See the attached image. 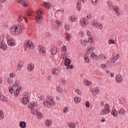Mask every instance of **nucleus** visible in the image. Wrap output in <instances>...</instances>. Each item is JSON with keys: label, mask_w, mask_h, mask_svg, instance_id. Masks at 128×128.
I'll use <instances>...</instances> for the list:
<instances>
[{"label": "nucleus", "mask_w": 128, "mask_h": 128, "mask_svg": "<svg viewBox=\"0 0 128 128\" xmlns=\"http://www.w3.org/2000/svg\"><path fill=\"white\" fill-rule=\"evenodd\" d=\"M10 32L12 36H18L22 34V28L20 25H14L10 28Z\"/></svg>", "instance_id": "nucleus-1"}, {"label": "nucleus", "mask_w": 128, "mask_h": 128, "mask_svg": "<svg viewBox=\"0 0 128 128\" xmlns=\"http://www.w3.org/2000/svg\"><path fill=\"white\" fill-rule=\"evenodd\" d=\"M42 14H44V10L42 8L37 10L36 16L35 17L36 22L37 24H40L42 20Z\"/></svg>", "instance_id": "nucleus-2"}, {"label": "nucleus", "mask_w": 128, "mask_h": 128, "mask_svg": "<svg viewBox=\"0 0 128 128\" xmlns=\"http://www.w3.org/2000/svg\"><path fill=\"white\" fill-rule=\"evenodd\" d=\"M7 40V44L10 46L11 48L12 46H16V39L13 37L10 36V35H7L6 36Z\"/></svg>", "instance_id": "nucleus-3"}, {"label": "nucleus", "mask_w": 128, "mask_h": 128, "mask_svg": "<svg viewBox=\"0 0 128 128\" xmlns=\"http://www.w3.org/2000/svg\"><path fill=\"white\" fill-rule=\"evenodd\" d=\"M28 98H30V94L26 92H24L23 96L21 99V102L22 104H28L30 102Z\"/></svg>", "instance_id": "nucleus-4"}, {"label": "nucleus", "mask_w": 128, "mask_h": 128, "mask_svg": "<svg viewBox=\"0 0 128 128\" xmlns=\"http://www.w3.org/2000/svg\"><path fill=\"white\" fill-rule=\"evenodd\" d=\"M43 103L46 108H52V104H54V98H48L47 100H44Z\"/></svg>", "instance_id": "nucleus-5"}, {"label": "nucleus", "mask_w": 128, "mask_h": 128, "mask_svg": "<svg viewBox=\"0 0 128 128\" xmlns=\"http://www.w3.org/2000/svg\"><path fill=\"white\" fill-rule=\"evenodd\" d=\"M110 106L108 104H105L104 109L102 110L100 112V115L104 116L106 114H110Z\"/></svg>", "instance_id": "nucleus-6"}, {"label": "nucleus", "mask_w": 128, "mask_h": 128, "mask_svg": "<svg viewBox=\"0 0 128 128\" xmlns=\"http://www.w3.org/2000/svg\"><path fill=\"white\" fill-rule=\"evenodd\" d=\"M92 26L96 28H98L99 30H102L104 28V25L100 22H98V21L94 20L92 22Z\"/></svg>", "instance_id": "nucleus-7"}, {"label": "nucleus", "mask_w": 128, "mask_h": 128, "mask_svg": "<svg viewBox=\"0 0 128 128\" xmlns=\"http://www.w3.org/2000/svg\"><path fill=\"white\" fill-rule=\"evenodd\" d=\"M108 8H113L114 10L116 12V14L117 16H120V8H118V7L117 6H113L112 3L110 2H108Z\"/></svg>", "instance_id": "nucleus-8"}, {"label": "nucleus", "mask_w": 128, "mask_h": 128, "mask_svg": "<svg viewBox=\"0 0 128 128\" xmlns=\"http://www.w3.org/2000/svg\"><path fill=\"white\" fill-rule=\"evenodd\" d=\"M24 46L26 48H30V50H32V48H34V43H32V42H30L29 40H26L24 43Z\"/></svg>", "instance_id": "nucleus-9"}, {"label": "nucleus", "mask_w": 128, "mask_h": 128, "mask_svg": "<svg viewBox=\"0 0 128 128\" xmlns=\"http://www.w3.org/2000/svg\"><path fill=\"white\" fill-rule=\"evenodd\" d=\"M80 24L82 28H86L88 24V20L86 18H82L80 19Z\"/></svg>", "instance_id": "nucleus-10"}, {"label": "nucleus", "mask_w": 128, "mask_h": 128, "mask_svg": "<svg viewBox=\"0 0 128 128\" xmlns=\"http://www.w3.org/2000/svg\"><path fill=\"white\" fill-rule=\"evenodd\" d=\"M64 64L66 66V70H72L74 68V66L72 64H70V60L68 58H66L64 60Z\"/></svg>", "instance_id": "nucleus-11"}, {"label": "nucleus", "mask_w": 128, "mask_h": 128, "mask_svg": "<svg viewBox=\"0 0 128 128\" xmlns=\"http://www.w3.org/2000/svg\"><path fill=\"white\" fill-rule=\"evenodd\" d=\"M38 50L39 54L42 56H46V49L44 48V46L40 45L38 47Z\"/></svg>", "instance_id": "nucleus-12"}, {"label": "nucleus", "mask_w": 128, "mask_h": 128, "mask_svg": "<svg viewBox=\"0 0 128 128\" xmlns=\"http://www.w3.org/2000/svg\"><path fill=\"white\" fill-rule=\"evenodd\" d=\"M120 57V55L119 54H116L113 57L110 59V62L112 64H114L116 62L117 60H118Z\"/></svg>", "instance_id": "nucleus-13"}, {"label": "nucleus", "mask_w": 128, "mask_h": 128, "mask_svg": "<svg viewBox=\"0 0 128 128\" xmlns=\"http://www.w3.org/2000/svg\"><path fill=\"white\" fill-rule=\"evenodd\" d=\"M84 61L86 64H90V54L86 53L84 56Z\"/></svg>", "instance_id": "nucleus-14"}, {"label": "nucleus", "mask_w": 128, "mask_h": 128, "mask_svg": "<svg viewBox=\"0 0 128 128\" xmlns=\"http://www.w3.org/2000/svg\"><path fill=\"white\" fill-rule=\"evenodd\" d=\"M27 70L29 72H32L34 70V64H30L27 66Z\"/></svg>", "instance_id": "nucleus-15"}, {"label": "nucleus", "mask_w": 128, "mask_h": 128, "mask_svg": "<svg viewBox=\"0 0 128 128\" xmlns=\"http://www.w3.org/2000/svg\"><path fill=\"white\" fill-rule=\"evenodd\" d=\"M42 6L46 8L50 9L52 8V4L48 2H44L42 3Z\"/></svg>", "instance_id": "nucleus-16"}, {"label": "nucleus", "mask_w": 128, "mask_h": 128, "mask_svg": "<svg viewBox=\"0 0 128 128\" xmlns=\"http://www.w3.org/2000/svg\"><path fill=\"white\" fill-rule=\"evenodd\" d=\"M94 50V46L92 45L88 46L86 48V53L90 54V52Z\"/></svg>", "instance_id": "nucleus-17"}, {"label": "nucleus", "mask_w": 128, "mask_h": 128, "mask_svg": "<svg viewBox=\"0 0 128 128\" xmlns=\"http://www.w3.org/2000/svg\"><path fill=\"white\" fill-rule=\"evenodd\" d=\"M116 80L118 84H120L122 82V76L120 74H117L116 76Z\"/></svg>", "instance_id": "nucleus-18"}, {"label": "nucleus", "mask_w": 128, "mask_h": 128, "mask_svg": "<svg viewBox=\"0 0 128 128\" xmlns=\"http://www.w3.org/2000/svg\"><path fill=\"white\" fill-rule=\"evenodd\" d=\"M23 20H24L25 22H26V24L28 22V18H26V17H24L22 16H19L18 20V22H22Z\"/></svg>", "instance_id": "nucleus-19"}, {"label": "nucleus", "mask_w": 128, "mask_h": 128, "mask_svg": "<svg viewBox=\"0 0 128 128\" xmlns=\"http://www.w3.org/2000/svg\"><path fill=\"white\" fill-rule=\"evenodd\" d=\"M51 74L55 76H58V70L56 68H52L51 70Z\"/></svg>", "instance_id": "nucleus-20"}, {"label": "nucleus", "mask_w": 128, "mask_h": 128, "mask_svg": "<svg viewBox=\"0 0 128 128\" xmlns=\"http://www.w3.org/2000/svg\"><path fill=\"white\" fill-rule=\"evenodd\" d=\"M90 58L92 60H98V55L94 52L90 53Z\"/></svg>", "instance_id": "nucleus-21"}, {"label": "nucleus", "mask_w": 128, "mask_h": 128, "mask_svg": "<svg viewBox=\"0 0 128 128\" xmlns=\"http://www.w3.org/2000/svg\"><path fill=\"white\" fill-rule=\"evenodd\" d=\"M65 38L67 42H70L72 40V34L66 32L65 35Z\"/></svg>", "instance_id": "nucleus-22"}, {"label": "nucleus", "mask_w": 128, "mask_h": 128, "mask_svg": "<svg viewBox=\"0 0 128 128\" xmlns=\"http://www.w3.org/2000/svg\"><path fill=\"white\" fill-rule=\"evenodd\" d=\"M98 58L100 60H106V56H104V54H100L98 56Z\"/></svg>", "instance_id": "nucleus-23"}, {"label": "nucleus", "mask_w": 128, "mask_h": 128, "mask_svg": "<svg viewBox=\"0 0 128 128\" xmlns=\"http://www.w3.org/2000/svg\"><path fill=\"white\" fill-rule=\"evenodd\" d=\"M78 18L76 16H71L69 18L68 20L70 22H76Z\"/></svg>", "instance_id": "nucleus-24"}, {"label": "nucleus", "mask_w": 128, "mask_h": 128, "mask_svg": "<svg viewBox=\"0 0 128 128\" xmlns=\"http://www.w3.org/2000/svg\"><path fill=\"white\" fill-rule=\"evenodd\" d=\"M84 84H85V86H90L91 84H92V82L90 81L87 80H84Z\"/></svg>", "instance_id": "nucleus-25"}, {"label": "nucleus", "mask_w": 128, "mask_h": 128, "mask_svg": "<svg viewBox=\"0 0 128 128\" xmlns=\"http://www.w3.org/2000/svg\"><path fill=\"white\" fill-rule=\"evenodd\" d=\"M81 8H82V1H78L76 6V8L77 10H78V12H80Z\"/></svg>", "instance_id": "nucleus-26"}, {"label": "nucleus", "mask_w": 128, "mask_h": 128, "mask_svg": "<svg viewBox=\"0 0 128 128\" xmlns=\"http://www.w3.org/2000/svg\"><path fill=\"white\" fill-rule=\"evenodd\" d=\"M74 102L76 104H80L82 102V99L78 96H76L74 98Z\"/></svg>", "instance_id": "nucleus-27"}, {"label": "nucleus", "mask_w": 128, "mask_h": 128, "mask_svg": "<svg viewBox=\"0 0 128 128\" xmlns=\"http://www.w3.org/2000/svg\"><path fill=\"white\" fill-rule=\"evenodd\" d=\"M80 42L82 46H86V44H88V40H80Z\"/></svg>", "instance_id": "nucleus-28"}, {"label": "nucleus", "mask_w": 128, "mask_h": 128, "mask_svg": "<svg viewBox=\"0 0 128 128\" xmlns=\"http://www.w3.org/2000/svg\"><path fill=\"white\" fill-rule=\"evenodd\" d=\"M28 0H24L22 2V6H24L25 8H26V6H28Z\"/></svg>", "instance_id": "nucleus-29"}, {"label": "nucleus", "mask_w": 128, "mask_h": 128, "mask_svg": "<svg viewBox=\"0 0 128 128\" xmlns=\"http://www.w3.org/2000/svg\"><path fill=\"white\" fill-rule=\"evenodd\" d=\"M68 126L70 128H76V124L73 122H70L67 124Z\"/></svg>", "instance_id": "nucleus-30"}, {"label": "nucleus", "mask_w": 128, "mask_h": 128, "mask_svg": "<svg viewBox=\"0 0 128 128\" xmlns=\"http://www.w3.org/2000/svg\"><path fill=\"white\" fill-rule=\"evenodd\" d=\"M6 38V36L4 34H1L0 35V44H2L4 42V38Z\"/></svg>", "instance_id": "nucleus-31"}, {"label": "nucleus", "mask_w": 128, "mask_h": 128, "mask_svg": "<svg viewBox=\"0 0 128 128\" xmlns=\"http://www.w3.org/2000/svg\"><path fill=\"white\" fill-rule=\"evenodd\" d=\"M1 46L0 47V48L1 50H6V48H8V46H6V44H4L2 43H1Z\"/></svg>", "instance_id": "nucleus-32"}, {"label": "nucleus", "mask_w": 128, "mask_h": 128, "mask_svg": "<svg viewBox=\"0 0 128 128\" xmlns=\"http://www.w3.org/2000/svg\"><path fill=\"white\" fill-rule=\"evenodd\" d=\"M68 58V54L67 53H63L60 56L61 60H66Z\"/></svg>", "instance_id": "nucleus-33"}, {"label": "nucleus", "mask_w": 128, "mask_h": 128, "mask_svg": "<svg viewBox=\"0 0 128 128\" xmlns=\"http://www.w3.org/2000/svg\"><path fill=\"white\" fill-rule=\"evenodd\" d=\"M61 52L63 54H66V46H63L61 48Z\"/></svg>", "instance_id": "nucleus-34"}, {"label": "nucleus", "mask_w": 128, "mask_h": 128, "mask_svg": "<svg viewBox=\"0 0 128 128\" xmlns=\"http://www.w3.org/2000/svg\"><path fill=\"white\" fill-rule=\"evenodd\" d=\"M20 128H24L26 126V124L25 122H21L20 124Z\"/></svg>", "instance_id": "nucleus-35"}, {"label": "nucleus", "mask_w": 128, "mask_h": 128, "mask_svg": "<svg viewBox=\"0 0 128 128\" xmlns=\"http://www.w3.org/2000/svg\"><path fill=\"white\" fill-rule=\"evenodd\" d=\"M57 51L58 50H56V47H53V48H52L51 50V53L52 54H56Z\"/></svg>", "instance_id": "nucleus-36"}, {"label": "nucleus", "mask_w": 128, "mask_h": 128, "mask_svg": "<svg viewBox=\"0 0 128 128\" xmlns=\"http://www.w3.org/2000/svg\"><path fill=\"white\" fill-rule=\"evenodd\" d=\"M14 94L16 98L18 96V94H20V89L16 88L15 91H14Z\"/></svg>", "instance_id": "nucleus-37"}, {"label": "nucleus", "mask_w": 128, "mask_h": 128, "mask_svg": "<svg viewBox=\"0 0 128 128\" xmlns=\"http://www.w3.org/2000/svg\"><path fill=\"white\" fill-rule=\"evenodd\" d=\"M0 100H1L2 102H6V97L4 96L2 94L0 93Z\"/></svg>", "instance_id": "nucleus-38"}, {"label": "nucleus", "mask_w": 128, "mask_h": 128, "mask_svg": "<svg viewBox=\"0 0 128 128\" xmlns=\"http://www.w3.org/2000/svg\"><path fill=\"white\" fill-rule=\"evenodd\" d=\"M88 42H90V44H94V38H92V36H88Z\"/></svg>", "instance_id": "nucleus-39"}, {"label": "nucleus", "mask_w": 128, "mask_h": 128, "mask_svg": "<svg viewBox=\"0 0 128 128\" xmlns=\"http://www.w3.org/2000/svg\"><path fill=\"white\" fill-rule=\"evenodd\" d=\"M100 68L101 70H104L106 68H108V66L106 64H102L100 66Z\"/></svg>", "instance_id": "nucleus-40"}, {"label": "nucleus", "mask_w": 128, "mask_h": 128, "mask_svg": "<svg viewBox=\"0 0 128 128\" xmlns=\"http://www.w3.org/2000/svg\"><path fill=\"white\" fill-rule=\"evenodd\" d=\"M125 112H126V110H124V108H121L119 111V114H120V116H124Z\"/></svg>", "instance_id": "nucleus-41"}, {"label": "nucleus", "mask_w": 128, "mask_h": 128, "mask_svg": "<svg viewBox=\"0 0 128 128\" xmlns=\"http://www.w3.org/2000/svg\"><path fill=\"white\" fill-rule=\"evenodd\" d=\"M7 82H8V84H12L14 80H13L12 78H8Z\"/></svg>", "instance_id": "nucleus-42"}, {"label": "nucleus", "mask_w": 128, "mask_h": 128, "mask_svg": "<svg viewBox=\"0 0 128 128\" xmlns=\"http://www.w3.org/2000/svg\"><path fill=\"white\" fill-rule=\"evenodd\" d=\"M95 94H94V96H96V94H100V88H98V87H96L95 88Z\"/></svg>", "instance_id": "nucleus-43"}, {"label": "nucleus", "mask_w": 128, "mask_h": 128, "mask_svg": "<svg viewBox=\"0 0 128 128\" xmlns=\"http://www.w3.org/2000/svg\"><path fill=\"white\" fill-rule=\"evenodd\" d=\"M4 112L0 110V120H4Z\"/></svg>", "instance_id": "nucleus-44"}, {"label": "nucleus", "mask_w": 128, "mask_h": 128, "mask_svg": "<svg viewBox=\"0 0 128 128\" xmlns=\"http://www.w3.org/2000/svg\"><path fill=\"white\" fill-rule=\"evenodd\" d=\"M46 126H50L52 125V122L50 121V120H47L45 122Z\"/></svg>", "instance_id": "nucleus-45"}, {"label": "nucleus", "mask_w": 128, "mask_h": 128, "mask_svg": "<svg viewBox=\"0 0 128 128\" xmlns=\"http://www.w3.org/2000/svg\"><path fill=\"white\" fill-rule=\"evenodd\" d=\"M111 114L113 116H118V112L116 110H113Z\"/></svg>", "instance_id": "nucleus-46"}, {"label": "nucleus", "mask_w": 128, "mask_h": 128, "mask_svg": "<svg viewBox=\"0 0 128 128\" xmlns=\"http://www.w3.org/2000/svg\"><path fill=\"white\" fill-rule=\"evenodd\" d=\"M116 44V42L112 39H110L108 41V44Z\"/></svg>", "instance_id": "nucleus-47"}, {"label": "nucleus", "mask_w": 128, "mask_h": 128, "mask_svg": "<svg viewBox=\"0 0 128 128\" xmlns=\"http://www.w3.org/2000/svg\"><path fill=\"white\" fill-rule=\"evenodd\" d=\"M44 36L46 38H52V34L50 32H46Z\"/></svg>", "instance_id": "nucleus-48"}, {"label": "nucleus", "mask_w": 128, "mask_h": 128, "mask_svg": "<svg viewBox=\"0 0 128 128\" xmlns=\"http://www.w3.org/2000/svg\"><path fill=\"white\" fill-rule=\"evenodd\" d=\"M36 116L38 118H42V113H40V112H37L36 114Z\"/></svg>", "instance_id": "nucleus-49"}, {"label": "nucleus", "mask_w": 128, "mask_h": 128, "mask_svg": "<svg viewBox=\"0 0 128 128\" xmlns=\"http://www.w3.org/2000/svg\"><path fill=\"white\" fill-rule=\"evenodd\" d=\"M68 107H64L63 108V112L64 114H68Z\"/></svg>", "instance_id": "nucleus-50"}, {"label": "nucleus", "mask_w": 128, "mask_h": 128, "mask_svg": "<svg viewBox=\"0 0 128 128\" xmlns=\"http://www.w3.org/2000/svg\"><path fill=\"white\" fill-rule=\"evenodd\" d=\"M34 106H36L34 103H31L29 104L30 108L31 110H34Z\"/></svg>", "instance_id": "nucleus-51"}, {"label": "nucleus", "mask_w": 128, "mask_h": 128, "mask_svg": "<svg viewBox=\"0 0 128 128\" xmlns=\"http://www.w3.org/2000/svg\"><path fill=\"white\" fill-rule=\"evenodd\" d=\"M75 92L78 96H82V91H80V90L79 89H76L75 90Z\"/></svg>", "instance_id": "nucleus-52"}, {"label": "nucleus", "mask_w": 128, "mask_h": 128, "mask_svg": "<svg viewBox=\"0 0 128 128\" xmlns=\"http://www.w3.org/2000/svg\"><path fill=\"white\" fill-rule=\"evenodd\" d=\"M57 14H58V16H62V14H64V12L58 10L57 12Z\"/></svg>", "instance_id": "nucleus-53"}, {"label": "nucleus", "mask_w": 128, "mask_h": 128, "mask_svg": "<svg viewBox=\"0 0 128 128\" xmlns=\"http://www.w3.org/2000/svg\"><path fill=\"white\" fill-rule=\"evenodd\" d=\"M56 90L58 92H62V88L60 86H58L56 88Z\"/></svg>", "instance_id": "nucleus-54"}, {"label": "nucleus", "mask_w": 128, "mask_h": 128, "mask_svg": "<svg viewBox=\"0 0 128 128\" xmlns=\"http://www.w3.org/2000/svg\"><path fill=\"white\" fill-rule=\"evenodd\" d=\"M32 14V11H28L26 12V16H30Z\"/></svg>", "instance_id": "nucleus-55"}, {"label": "nucleus", "mask_w": 128, "mask_h": 128, "mask_svg": "<svg viewBox=\"0 0 128 128\" xmlns=\"http://www.w3.org/2000/svg\"><path fill=\"white\" fill-rule=\"evenodd\" d=\"M64 26L66 30H70V26H68V24H65Z\"/></svg>", "instance_id": "nucleus-56"}, {"label": "nucleus", "mask_w": 128, "mask_h": 128, "mask_svg": "<svg viewBox=\"0 0 128 128\" xmlns=\"http://www.w3.org/2000/svg\"><path fill=\"white\" fill-rule=\"evenodd\" d=\"M13 86L14 88H18V81L16 80Z\"/></svg>", "instance_id": "nucleus-57"}, {"label": "nucleus", "mask_w": 128, "mask_h": 128, "mask_svg": "<svg viewBox=\"0 0 128 128\" xmlns=\"http://www.w3.org/2000/svg\"><path fill=\"white\" fill-rule=\"evenodd\" d=\"M92 18V14L90 13H88L87 14V20H90Z\"/></svg>", "instance_id": "nucleus-58"}, {"label": "nucleus", "mask_w": 128, "mask_h": 128, "mask_svg": "<svg viewBox=\"0 0 128 128\" xmlns=\"http://www.w3.org/2000/svg\"><path fill=\"white\" fill-rule=\"evenodd\" d=\"M90 92H91V94H94V93L96 92V90H95V88H92L90 89Z\"/></svg>", "instance_id": "nucleus-59"}, {"label": "nucleus", "mask_w": 128, "mask_h": 128, "mask_svg": "<svg viewBox=\"0 0 128 128\" xmlns=\"http://www.w3.org/2000/svg\"><path fill=\"white\" fill-rule=\"evenodd\" d=\"M60 82H62V84H63V86H64V84H66V81L64 79H61Z\"/></svg>", "instance_id": "nucleus-60"}, {"label": "nucleus", "mask_w": 128, "mask_h": 128, "mask_svg": "<svg viewBox=\"0 0 128 128\" xmlns=\"http://www.w3.org/2000/svg\"><path fill=\"white\" fill-rule=\"evenodd\" d=\"M9 92L12 94H14V88H12V86L9 87Z\"/></svg>", "instance_id": "nucleus-61"}, {"label": "nucleus", "mask_w": 128, "mask_h": 128, "mask_svg": "<svg viewBox=\"0 0 128 128\" xmlns=\"http://www.w3.org/2000/svg\"><path fill=\"white\" fill-rule=\"evenodd\" d=\"M56 24H58V26H60V24H62V22L58 20H56Z\"/></svg>", "instance_id": "nucleus-62"}, {"label": "nucleus", "mask_w": 128, "mask_h": 128, "mask_svg": "<svg viewBox=\"0 0 128 128\" xmlns=\"http://www.w3.org/2000/svg\"><path fill=\"white\" fill-rule=\"evenodd\" d=\"M22 65L20 64H18V66L17 67V70H22Z\"/></svg>", "instance_id": "nucleus-63"}, {"label": "nucleus", "mask_w": 128, "mask_h": 128, "mask_svg": "<svg viewBox=\"0 0 128 128\" xmlns=\"http://www.w3.org/2000/svg\"><path fill=\"white\" fill-rule=\"evenodd\" d=\"M84 31L81 30L79 32V36H84Z\"/></svg>", "instance_id": "nucleus-64"}]
</instances>
